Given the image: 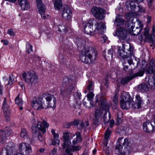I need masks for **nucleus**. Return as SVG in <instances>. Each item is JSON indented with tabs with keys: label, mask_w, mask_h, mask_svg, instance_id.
Instances as JSON below:
<instances>
[{
	"label": "nucleus",
	"mask_w": 155,
	"mask_h": 155,
	"mask_svg": "<svg viewBox=\"0 0 155 155\" xmlns=\"http://www.w3.org/2000/svg\"><path fill=\"white\" fill-rule=\"evenodd\" d=\"M76 43L78 50L81 51L80 58L81 61L91 64L95 61L97 56V52L95 49L91 47L85 48V41L83 39L76 38Z\"/></svg>",
	"instance_id": "1"
},
{
	"label": "nucleus",
	"mask_w": 155,
	"mask_h": 155,
	"mask_svg": "<svg viewBox=\"0 0 155 155\" xmlns=\"http://www.w3.org/2000/svg\"><path fill=\"white\" fill-rule=\"evenodd\" d=\"M56 101V98L53 95L46 93L33 100L32 102L31 106L35 109L40 110L42 109L54 107Z\"/></svg>",
	"instance_id": "2"
},
{
	"label": "nucleus",
	"mask_w": 155,
	"mask_h": 155,
	"mask_svg": "<svg viewBox=\"0 0 155 155\" xmlns=\"http://www.w3.org/2000/svg\"><path fill=\"white\" fill-rule=\"evenodd\" d=\"M37 124H34L31 127L33 135L34 137H37L38 140L40 142L43 140V137L41 132L43 134L46 132V128L49 126L48 124L45 120H43L42 122L40 121H37Z\"/></svg>",
	"instance_id": "3"
},
{
	"label": "nucleus",
	"mask_w": 155,
	"mask_h": 155,
	"mask_svg": "<svg viewBox=\"0 0 155 155\" xmlns=\"http://www.w3.org/2000/svg\"><path fill=\"white\" fill-rule=\"evenodd\" d=\"M75 81L68 78H64L61 89V94L64 96L70 94L76 87Z\"/></svg>",
	"instance_id": "4"
},
{
	"label": "nucleus",
	"mask_w": 155,
	"mask_h": 155,
	"mask_svg": "<svg viewBox=\"0 0 155 155\" xmlns=\"http://www.w3.org/2000/svg\"><path fill=\"white\" fill-rule=\"evenodd\" d=\"M95 103H98L99 107L103 110L105 111L103 117L104 121L105 124L107 123L110 119V115L109 112L110 108L109 104L106 99L101 97L100 98V100L98 101V99L97 96L95 97Z\"/></svg>",
	"instance_id": "5"
},
{
	"label": "nucleus",
	"mask_w": 155,
	"mask_h": 155,
	"mask_svg": "<svg viewBox=\"0 0 155 155\" xmlns=\"http://www.w3.org/2000/svg\"><path fill=\"white\" fill-rule=\"evenodd\" d=\"M134 50L133 47L129 43L122 44V46L119 48V54L122 59L130 58L134 56Z\"/></svg>",
	"instance_id": "6"
},
{
	"label": "nucleus",
	"mask_w": 155,
	"mask_h": 155,
	"mask_svg": "<svg viewBox=\"0 0 155 155\" xmlns=\"http://www.w3.org/2000/svg\"><path fill=\"white\" fill-rule=\"evenodd\" d=\"M133 101L129 94L123 92L121 97L120 105L122 109H128L133 106Z\"/></svg>",
	"instance_id": "7"
},
{
	"label": "nucleus",
	"mask_w": 155,
	"mask_h": 155,
	"mask_svg": "<svg viewBox=\"0 0 155 155\" xmlns=\"http://www.w3.org/2000/svg\"><path fill=\"white\" fill-rule=\"evenodd\" d=\"M22 76L24 81L29 84H35L38 82V77L33 71L24 72L22 74Z\"/></svg>",
	"instance_id": "8"
},
{
	"label": "nucleus",
	"mask_w": 155,
	"mask_h": 155,
	"mask_svg": "<svg viewBox=\"0 0 155 155\" xmlns=\"http://www.w3.org/2000/svg\"><path fill=\"white\" fill-rule=\"evenodd\" d=\"M97 24V21L94 19H91L88 21L83 23L82 26L84 29L85 33L91 35L97 33L96 30H93L92 27L94 25H96Z\"/></svg>",
	"instance_id": "9"
},
{
	"label": "nucleus",
	"mask_w": 155,
	"mask_h": 155,
	"mask_svg": "<svg viewBox=\"0 0 155 155\" xmlns=\"http://www.w3.org/2000/svg\"><path fill=\"white\" fill-rule=\"evenodd\" d=\"M135 25V23L132 21H129L127 25L129 33L133 36L137 35L139 34L143 28L141 24H140L139 27H136L135 28H134Z\"/></svg>",
	"instance_id": "10"
},
{
	"label": "nucleus",
	"mask_w": 155,
	"mask_h": 155,
	"mask_svg": "<svg viewBox=\"0 0 155 155\" xmlns=\"http://www.w3.org/2000/svg\"><path fill=\"white\" fill-rule=\"evenodd\" d=\"M128 144L129 140L128 138L124 139V137H122L119 138L115 147L116 153L117 154H120L122 153L123 146L127 147Z\"/></svg>",
	"instance_id": "11"
},
{
	"label": "nucleus",
	"mask_w": 155,
	"mask_h": 155,
	"mask_svg": "<svg viewBox=\"0 0 155 155\" xmlns=\"http://www.w3.org/2000/svg\"><path fill=\"white\" fill-rule=\"evenodd\" d=\"M91 12L95 18L99 20H102L104 18L105 11L102 8L94 7L91 9Z\"/></svg>",
	"instance_id": "12"
},
{
	"label": "nucleus",
	"mask_w": 155,
	"mask_h": 155,
	"mask_svg": "<svg viewBox=\"0 0 155 155\" xmlns=\"http://www.w3.org/2000/svg\"><path fill=\"white\" fill-rule=\"evenodd\" d=\"M19 152H25V154L28 155L32 152L31 146L28 143H22L19 144L18 147Z\"/></svg>",
	"instance_id": "13"
},
{
	"label": "nucleus",
	"mask_w": 155,
	"mask_h": 155,
	"mask_svg": "<svg viewBox=\"0 0 155 155\" xmlns=\"http://www.w3.org/2000/svg\"><path fill=\"white\" fill-rule=\"evenodd\" d=\"M155 124L154 122H150L146 121L143 124V126L144 131L146 132L150 133L155 131V126L153 125Z\"/></svg>",
	"instance_id": "14"
},
{
	"label": "nucleus",
	"mask_w": 155,
	"mask_h": 155,
	"mask_svg": "<svg viewBox=\"0 0 155 155\" xmlns=\"http://www.w3.org/2000/svg\"><path fill=\"white\" fill-rule=\"evenodd\" d=\"M116 35L119 38L120 41L122 40H125L127 37V32L123 27H120L118 28L116 32Z\"/></svg>",
	"instance_id": "15"
},
{
	"label": "nucleus",
	"mask_w": 155,
	"mask_h": 155,
	"mask_svg": "<svg viewBox=\"0 0 155 155\" xmlns=\"http://www.w3.org/2000/svg\"><path fill=\"white\" fill-rule=\"evenodd\" d=\"M12 130L9 128L6 127L4 131L0 132V143H3L7 139V137L11 135Z\"/></svg>",
	"instance_id": "16"
},
{
	"label": "nucleus",
	"mask_w": 155,
	"mask_h": 155,
	"mask_svg": "<svg viewBox=\"0 0 155 155\" xmlns=\"http://www.w3.org/2000/svg\"><path fill=\"white\" fill-rule=\"evenodd\" d=\"M70 133L68 132H65L63 133V143L62 145L63 148L64 149L69 146L71 143V142L69 140Z\"/></svg>",
	"instance_id": "17"
},
{
	"label": "nucleus",
	"mask_w": 155,
	"mask_h": 155,
	"mask_svg": "<svg viewBox=\"0 0 155 155\" xmlns=\"http://www.w3.org/2000/svg\"><path fill=\"white\" fill-rule=\"evenodd\" d=\"M37 3V8L38 9L39 13L41 15L43 16L44 18H45L44 15V11L46 9V7L45 5L43 3L41 0H36Z\"/></svg>",
	"instance_id": "18"
},
{
	"label": "nucleus",
	"mask_w": 155,
	"mask_h": 155,
	"mask_svg": "<svg viewBox=\"0 0 155 155\" xmlns=\"http://www.w3.org/2000/svg\"><path fill=\"white\" fill-rule=\"evenodd\" d=\"M18 5L22 10H28L30 8V4L27 0H18Z\"/></svg>",
	"instance_id": "19"
},
{
	"label": "nucleus",
	"mask_w": 155,
	"mask_h": 155,
	"mask_svg": "<svg viewBox=\"0 0 155 155\" xmlns=\"http://www.w3.org/2000/svg\"><path fill=\"white\" fill-rule=\"evenodd\" d=\"M71 10L69 7L67 6L63 8L62 15L64 18L69 19L71 18Z\"/></svg>",
	"instance_id": "20"
},
{
	"label": "nucleus",
	"mask_w": 155,
	"mask_h": 155,
	"mask_svg": "<svg viewBox=\"0 0 155 155\" xmlns=\"http://www.w3.org/2000/svg\"><path fill=\"white\" fill-rule=\"evenodd\" d=\"M143 35L146 38L149 39L150 42H152L153 44L155 46V36L154 35H149V31L145 28Z\"/></svg>",
	"instance_id": "21"
},
{
	"label": "nucleus",
	"mask_w": 155,
	"mask_h": 155,
	"mask_svg": "<svg viewBox=\"0 0 155 155\" xmlns=\"http://www.w3.org/2000/svg\"><path fill=\"white\" fill-rule=\"evenodd\" d=\"M94 26H96L95 30L96 31L97 33L100 34L103 33L106 28V26L104 23L101 22L98 23L97 22V24Z\"/></svg>",
	"instance_id": "22"
},
{
	"label": "nucleus",
	"mask_w": 155,
	"mask_h": 155,
	"mask_svg": "<svg viewBox=\"0 0 155 155\" xmlns=\"http://www.w3.org/2000/svg\"><path fill=\"white\" fill-rule=\"evenodd\" d=\"M6 101L7 99L5 98L2 105V109L5 116H9L10 114V109Z\"/></svg>",
	"instance_id": "23"
},
{
	"label": "nucleus",
	"mask_w": 155,
	"mask_h": 155,
	"mask_svg": "<svg viewBox=\"0 0 155 155\" xmlns=\"http://www.w3.org/2000/svg\"><path fill=\"white\" fill-rule=\"evenodd\" d=\"M102 85H104L106 87V88L104 89L102 87L101 88V97H100V98L101 97L103 98L106 99L103 97L106 94V92L107 91V88H108L109 82L107 79H105L102 81Z\"/></svg>",
	"instance_id": "24"
},
{
	"label": "nucleus",
	"mask_w": 155,
	"mask_h": 155,
	"mask_svg": "<svg viewBox=\"0 0 155 155\" xmlns=\"http://www.w3.org/2000/svg\"><path fill=\"white\" fill-rule=\"evenodd\" d=\"M75 136H76V138H74L72 141L73 145H76L78 142H81L82 141V138L80 132H76L75 134L73 135L72 137H74Z\"/></svg>",
	"instance_id": "25"
},
{
	"label": "nucleus",
	"mask_w": 155,
	"mask_h": 155,
	"mask_svg": "<svg viewBox=\"0 0 155 155\" xmlns=\"http://www.w3.org/2000/svg\"><path fill=\"white\" fill-rule=\"evenodd\" d=\"M146 79L150 88L154 90L155 89V79L153 77L150 76L146 78Z\"/></svg>",
	"instance_id": "26"
},
{
	"label": "nucleus",
	"mask_w": 155,
	"mask_h": 155,
	"mask_svg": "<svg viewBox=\"0 0 155 155\" xmlns=\"http://www.w3.org/2000/svg\"><path fill=\"white\" fill-rule=\"evenodd\" d=\"M124 23V21L120 15H117L114 21V25L117 26H121Z\"/></svg>",
	"instance_id": "27"
},
{
	"label": "nucleus",
	"mask_w": 155,
	"mask_h": 155,
	"mask_svg": "<svg viewBox=\"0 0 155 155\" xmlns=\"http://www.w3.org/2000/svg\"><path fill=\"white\" fill-rule=\"evenodd\" d=\"M126 6L128 10L130 11H133L136 8V5L134 2L131 1H127Z\"/></svg>",
	"instance_id": "28"
},
{
	"label": "nucleus",
	"mask_w": 155,
	"mask_h": 155,
	"mask_svg": "<svg viewBox=\"0 0 155 155\" xmlns=\"http://www.w3.org/2000/svg\"><path fill=\"white\" fill-rule=\"evenodd\" d=\"M137 90L142 92L147 91L148 90L147 86L144 83H142L138 86Z\"/></svg>",
	"instance_id": "29"
},
{
	"label": "nucleus",
	"mask_w": 155,
	"mask_h": 155,
	"mask_svg": "<svg viewBox=\"0 0 155 155\" xmlns=\"http://www.w3.org/2000/svg\"><path fill=\"white\" fill-rule=\"evenodd\" d=\"M132 78L130 74L129 76H127L125 77L122 78L120 80V83L123 85H125L129 81L132 80Z\"/></svg>",
	"instance_id": "30"
},
{
	"label": "nucleus",
	"mask_w": 155,
	"mask_h": 155,
	"mask_svg": "<svg viewBox=\"0 0 155 155\" xmlns=\"http://www.w3.org/2000/svg\"><path fill=\"white\" fill-rule=\"evenodd\" d=\"M113 49L110 48L107 54H104V56L107 60H110L112 59L113 57Z\"/></svg>",
	"instance_id": "31"
},
{
	"label": "nucleus",
	"mask_w": 155,
	"mask_h": 155,
	"mask_svg": "<svg viewBox=\"0 0 155 155\" xmlns=\"http://www.w3.org/2000/svg\"><path fill=\"white\" fill-rule=\"evenodd\" d=\"M62 0H55L54 2V7L56 9L59 10L62 8Z\"/></svg>",
	"instance_id": "32"
},
{
	"label": "nucleus",
	"mask_w": 155,
	"mask_h": 155,
	"mask_svg": "<svg viewBox=\"0 0 155 155\" xmlns=\"http://www.w3.org/2000/svg\"><path fill=\"white\" fill-rule=\"evenodd\" d=\"M127 61L129 64L133 69L136 68L138 64V61H137L136 59L134 61L131 59H128Z\"/></svg>",
	"instance_id": "33"
},
{
	"label": "nucleus",
	"mask_w": 155,
	"mask_h": 155,
	"mask_svg": "<svg viewBox=\"0 0 155 155\" xmlns=\"http://www.w3.org/2000/svg\"><path fill=\"white\" fill-rule=\"evenodd\" d=\"M15 103L20 106L19 109L20 110H22L23 109V107H21L22 105L23 102L21 98H19V95H18L15 98Z\"/></svg>",
	"instance_id": "34"
},
{
	"label": "nucleus",
	"mask_w": 155,
	"mask_h": 155,
	"mask_svg": "<svg viewBox=\"0 0 155 155\" xmlns=\"http://www.w3.org/2000/svg\"><path fill=\"white\" fill-rule=\"evenodd\" d=\"M145 72L147 74H153L155 75V67L149 66L146 70Z\"/></svg>",
	"instance_id": "35"
},
{
	"label": "nucleus",
	"mask_w": 155,
	"mask_h": 155,
	"mask_svg": "<svg viewBox=\"0 0 155 155\" xmlns=\"http://www.w3.org/2000/svg\"><path fill=\"white\" fill-rule=\"evenodd\" d=\"M143 74L144 72L142 71H139L135 73H131L130 74L133 79L134 78L137 77H141L143 75Z\"/></svg>",
	"instance_id": "36"
},
{
	"label": "nucleus",
	"mask_w": 155,
	"mask_h": 155,
	"mask_svg": "<svg viewBox=\"0 0 155 155\" xmlns=\"http://www.w3.org/2000/svg\"><path fill=\"white\" fill-rule=\"evenodd\" d=\"M21 137L24 139L26 138L28 136V134L25 128H22L20 134Z\"/></svg>",
	"instance_id": "37"
},
{
	"label": "nucleus",
	"mask_w": 155,
	"mask_h": 155,
	"mask_svg": "<svg viewBox=\"0 0 155 155\" xmlns=\"http://www.w3.org/2000/svg\"><path fill=\"white\" fill-rule=\"evenodd\" d=\"M89 125V123L87 120H81L80 122V126L81 128L87 127Z\"/></svg>",
	"instance_id": "38"
},
{
	"label": "nucleus",
	"mask_w": 155,
	"mask_h": 155,
	"mask_svg": "<svg viewBox=\"0 0 155 155\" xmlns=\"http://www.w3.org/2000/svg\"><path fill=\"white\" fill-rule=\"evenodd\" d=\"M83 105L86 108H90L93 107V101H90V104L87 103L84 101V100H83Z\"/></svg>",
	"instance_id": "39"
},
{
	"label": "nucleus",
	"mask_w": 155,
	"mask_h": 155,
	"mask_svg": "<svg viewBox=\"0 0 155 155\" xmlns=\"http://www.w3.org/2000/svg\"><path fill=\"white\" fill-rule=\"evenodd\" d=\"M136 99V102L138 106L137 108H139L140 106L142 101L140 97L138 95H137L135 97Z\"/></svg>",
	"instance_id": "40"
},
{
	"label": "nucleus",
	"mask_w": 155,
	"mask_h": 155,
	"mask_svg": "<svg viewBox=\"0 0 155 155\" xmlns=\"http://www.w3.org/2000/svg\"><path fill=\"white\" fill-rule=\"evenodd\" d=\"M111 132V130L109 128H107L105 132L104 138L105 139H107L109 138Z\"/></svg>",
	"instance_id": "41"
},
{
	"label": "nucleus",
	"mask_w": 155,
	"mask_h": 155,
	"mask_svg": "<svg viewBox=\"0 0 155 155\" xmlns=\"http://www.w3.org/2000/svg\"><path fill=\"white\" fill-rule=\"evenodd\" d=\"M32 46L29 43L26 45V52L28 53H29L33 51Z\"/></svg>",
	"instance_id": "42"
},
{
	"label": "nucleus",
	"mask_w": 155,
	"mask_h": 155,
	"mask_svg": "<svg viewBox=\"0 0 155 155\" xmlns=\"http://www.w3.org/2000/svg\"><path fill=\"white\" fill-rule=\"evenodd\" d=\"M94 96V94L91 92H89L87 95V98L88 101H92V99Z\"/></svg>",
	"instance_id": "43"
},
{
	"label": "nucleus",
	"mask_w": 155,
	"mask_h": 155,
	"mask_svg": "<svg viewBox=\"0 0 155 155\" xmlns=\"http://www.w3.org/2000/svg\"><path fill=\"white\" fill-rule=\"evenodd\" d=\"M1 155H10L8 150L6 148H3L1 151Z\"/></svg>",
	"instance_id": "44"
},
{
	"label": "nucleus",
	"mask_w": 155,
	"mask_h": 155,
	"mask_svg": "<svg viewBox=\"0 0 155 155\" xmlns=\"http://www.w3.org/2000/svg\"><path fill=\"white\" fill-rule=\"evenodd\" d=\"M58 30L59 31H64L65 33L67 31V29L65 28V27L64 25H61L59 26Z\"/></svg>",
	"instance_id": "45"
},
{
	"label": "nucleus",
	"mask_w": 155,
	"mask_h": 155,
	"mask_svg": "<svg viewBox=\"0 0 155 155\" xmlns=\"http://www.w3.org/2000/svg\"><path fill=\"white\" fill-rule=\"evenodd\" d=\"M14 76L13 74L10 75L9 77V81L8 85H11L12 84L13 82L14 81V79H13Z\"/></svg>",
	"instance_id": "46"
},
{
	"label": "nucleus",
	"mask_w": 155,
	"mask_h": 155,
	"mask_svg": "<svg viewBox=\"0 0 155 155\" xmlns=\"http://www.w3.org/2000/svg\"><path fill=\"white\" fill-rule=\"evenodd\" d=\"M72 147L73 152L75 151H78L81 148V147L80 146H73Z\"/></svg>",
	"instance_id": "47"
},
{
	"label": "nucleus",
	"mask_w": 155,
	"mask_h": 155,
	"mask_svg": "<svg viewBox=\"0 0 155 155\" xmlns=\"http://www.w3.org/2000/svg\"><path fill=\"white\" fill-rule=\"evenodd\" d=\"M52 143L53 145H55L57 144L59 145L60 143L59 140L53 139L52 140Z\"/></svg>",
	"instance_id": "48"
},
{
	"label": "nucleus",
	"mask_w": 155,
	"mask_h": 155,
	"mask_svg": "<svg viewBox=\"0 0 155 155\" xmlns=\"http://www.w3.org/2000/svg\"><path fill=\"white\" fill-rule=\"evenodd\" d=\"M101 115L100 110L99 109H97L95 110V116L100 117Z\"/></svg>",
	"instance_id": "49"
},
{
	"label": "nucleus",
	"mask_w": 155,
	"mask_h": 155,
	"mask_svg": "<svg viewBox=\"0 0 155 155\" xmlns=\"http://www.w3.org/2000/svg\"><path fill=\"white\" fill-rule=\"evenodd\" d=\"M113 102L115 104H117L118 103V96L116 94H115L113 98Z\"/></svg>",
	"instance_id": "50"
},
{
	"label": "nucleus",
	"mask_w": 155,
	"mask_h": 155,
	"mask_svg": "<svg viewBox=\"0 0 155 155\" xmlns=\"http://www.w3.org/2000/svg\"><path fill=\"white\" fill-rule=\"evenodd\" d=\"M155 60L154 59H152L150 60L149 62V66H152L153 67H155V64L154 63Z\"/></svg>",
	"instance_id": "51"
},
{
	"label": "nucleus",
	"mask_w": 155,
	"mask_h": 155,
	"mask_svg": "<svg viewBox=\"0 0 155 155\" xmlns=\"http://www.w3.org/2000/svg\"><path fill=\"white\" fill-rule=\"evenodd\" d=\"M7 33L10 36H14L15 35L14 32L12 29L10 28L8 30Z\"/></svg>",
	"instance_id": "52"
},
{
	"label": "nucleus",
	"mask_w": 155,
	"mask_h": 155,
	"mask_svg": "<svg viewBox=\"0 0 155 155\" xmlns=\"http://www.w3.org/2000/svg\"><path fill=\"white\" fill-rule=\"evenodd\" d=\"M100 117H97L95 116V118L93 120V123L95 125H97L98 124V119H99Z\"/></svg>",
	"instance_id": "53"
},
{
	"label": "nucleus",
	"mask_w": 155,
	"mask_h": 155,
	"mask_svg": "<svg viewBox=\"0 0 155 155\" xmlns=\"http://www.w3.org/2000/svg\"><path fill=\"white\" fill-rule=\"evenodd\" d=\"M107 39V37L105 36L104 35H103L101 37V41L102 42V43H104L106 41V40Z\"/></svg>",
	"instance_id": "54"
},
{
	"label": "nucleus",
	"mask_w": 155,
	"mask_h": 155,
	"mask_svg": "<svg viewBox=\"0 0 155 155\" xmlns=\"http://www.w3.org/2000/svg\"><path fill=\"white\" fill-rule=\"evenodd\" d=\"M57 149L54 148L53 150L50 152L49 155H56Z\"/></svg>",
	"instance_id": "55"
},
{
	"label": "nucleus",
	"mask_w": 155,
	"mask_h": 155,
	"mask_svg": "<svg viewBox=\"0 0 155 155\" xmlns=\"http://www.w3.org/2000/svg\"><path fill=\"white\" fill-rule=\"evenodd\" d=\"M81 120H77L74 121L73 122V124L75 126H77L78 125H80V122Z\"/></svg>",
	"instance_id": "56"
},
{
	"label": "nucleus",
	"mask_w": 155,
	"mask_h": 155,
	"mask_svg": "<svg viewBox=\"0 0 155 155\" xmlns=\"http://www.w3.org/2000/svg\"><path fill=\"white\" fill-rule=\"evenodd\" d=\"M72 151L73 152V149L72 147H68L65 150V152L67 153H69Z\"/></svg>",
	"instance_id": "57"
},
{
	"label": "nucleus",
	"mask_w": 155,
	"mask_h": 155,
	"mask_svg": "<svg viewBox=\"0 0 155 155\" xmlns=\"http://www.w3.org/2000/svg\"><path fill=\"white\" fill-rule=\"evenodd\" d=\"M81 94L80 92L78 91L76 94V97L79 100H80L81 96Z\"/></svg>",
	"instance_id": "58"
},
{
	"label": "nucleus",
	"mask_w": 155,
	"mask_h": 155,
	"mask_svg": "<svg viewBox=\"0 0 155 155\" xmlns=\"http://www.w3.org/2000/svg\"><path fill=\"white\" fill-rule=\"evenodd\" d=\"M137 7L139 8V12H144L145 10L142 8V7L141 6L139 5L137 6Z\"/></svg>",
	"instance_id": "59"
},
{
	"label": "nucleus",
	"mask_w": 155,
	"mask_h": 155,
	"mask_svg": "<svg viewBox=\"0 0 155 155\" xmlns=\"http://www.w3.org/2000/svg\"><path fill=\"white\" fill-rule=\"evenodd\" d=\"M45 11H44V13H43L44 14V16L45 17V18H44V17H43V16L42 15H41V18L44 19H46V18H47L49 16V15L48 14H46V13H45Z\"/></svg>",
	"instance_id": "60"
},
{
	"label": "nucleus",
	"mask_w": 155,
	"mask_h": 155,
	"mask_svg": "<svg viewBox=\"0 0 155 155\" xmlns=\"http://www.w3.org/2000/svg\"><path fill=\"white\" fill-rule=\"evenodd\" d=\"M122 121V119L120 117H119V113L117 114V122L118 124H117V125H119L120 123Z\"/></svg>",
	"instance_id": "61"
},
{
	"label": "nucleus",
	"mask_w": 155,
	"mask_h": 155,
	"mask_svg": "<svg viewBox=\"0 0 155 155\" xmlns=\"http://www.w3.org/2000/svg\"><path fill=\"white\" fill-rule=\"evenodd\" d=\"M71 125L70 123H66L64 125V127L66 128H69L71 127Z\"/></svg>",
	"instance_id": "62"
},
{
	"label": "nucleus",
	"mask_w": 155,
	"mask_h": 155,
	"mask_svg": "<svg viewBox=\"0 0 155 155\" xmlns=\"http://www.w3.org/2000/svg\"><path fill=\"white\" fill-rule=\"evenodd\" d=\"M92 83L91 82L88 85L87 87V89L89 91L91 90L92 87Z\"/></svg>",
	"instance_id": "63"
},
{
	"label": "nucleus",
	"mask_w": 155,
	"mask_h": 155,
	"mask_svg": "<svg viewBox=\"0 0 155 155\" xmlns=\"http://www.w3.org/2000/svg\"><path fill=\"white\" fill-rule=\"evenodd\" d=\"M143 36L142 35H140L139 37V39L141 41H145L146 40L143 38Z\"/></svg>",
	"instance_id": "64"
}]
</instances>
